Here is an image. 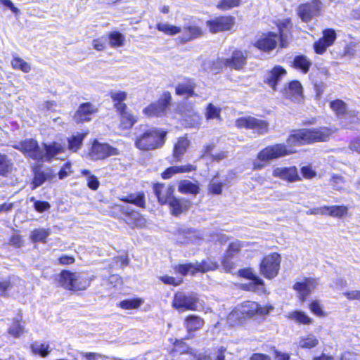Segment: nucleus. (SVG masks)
Returning <instances> with one entry per match:
<instances>
[{"mask_svg":"<svg viewBox=\"0 0 360 360\" xmlns=\"http://www.w3.org/2000/svg\"><path fill=\"white\" fill-rule=\"evenodd\" d=\"M195 170V167L191 165L173 166L167 169L162 174L163 179H169L174 174L188 172Z\"/></svg>","mask_w":360,"mask_h":360,"instance_id":"34","label":"nucleus"},{"mask_svg":"<svg viewBox=\"0 0 360 360\" xmlns=\"http://www.w3.org/2000/svg\"><path fill=\"white\" fill-rule=\"evenodd\" d=\"M330 106L335 113L339 117L345 115L347 110L346 103L340 99L331 101Z\"/></svg>","mask_w":360,"mask_h":360,"instance_id":"51","label":"nucleus"},{"mask_svg":"<svg viewBox=\"0 0 360 360\" xmlns=\"http://www.w3.org/2000/svg\"><path fill=\"white\" fill-rule=\"evenodd\" d=\"M198 301V295L195 292H178L174 295L172 306L179 312L187 310L195 311Z\"/></svg>","mask_w":360,"mask_h":360,"instance_id":"4","label":"nucleus"},{"mask_svg":"<svg viewBox=\"0 0 360 360\" xmlns=\"http://www.w3.org/2000/svg\"><path fill=\"white\" fill-rule=\"evenodd\" d=\"M202 233L197 230L188 229L180 235L178 240L181 243H199L202 239Z\"/></svg>","mask_w":360,"mask_h":360,"instance_id":"28","label":"nucleus"},{"mask_svg":"<svg viewBox=\"0 0 360 360\" xmlns=\"http://www.w3.org/2000/svg\"><path fill=\"white\" fill-rule=\"evenodd\" d=\"M86 133H77L68 139V149L72 152H77L82 144Z\"/></svg>","mask_w":360,"mask_h":360,"instance_id":"37","label":"nucleus"},{"mask_svg":"<svg viewBox=\"0 0 360 360\" xmlns=\"http://www.w3.org/2000/svg\"><path fill=\"white\" fill-rule=\"evenodd\" d=\"M169 205L172 214L174 216H179L190 208L191 202L184 198L177 199L174 197V198L169 201Z\"/></svg>","mask_w":360,"mask_h":360,"instance_id":"25","label":"nucleus"},{"mask_svg":"<svg viewBox=\"0 0 360 360\" xmlns=\"http://www.w3.org/2000/svg\"><path fill=\"white\" fill-rule=\"evenodd\" d=\"M167 108L166 102H160L152 103L143 110L144 114L148 116H161L164 114Z\"/></svg>","mask_w":360,"mask_h":360,"instance_id":"31","label":"nucleus"},{"mask_svg":"<svg viewBox=\"0 0 360 360\" xmlns=\"http://www.w3.org/2000/svg\"><path fill=\"white\" fill-rule=\"evenodd\" d=\"M272 175L275 178H278L290 183L301 180L297 169L295 166L288 167H274L273 169Z\"/></svg>","mask_w":360,"mask_h":360,"instance_id":"17","label":"nucleus"},{"mask_svg":"<svg viewBox=\"0 0 360 360\" xmlns=\"http://www.w3.org/2000/svg\"><path fill=\"white\" fill-rule=\"evenodd\" d=\"M119 154L120 152L117 148L108 143H100L95 140L89 153V156L93 160H99Z\"/></svg>","mask_w":360,"mask_h":360,"instance_id":"9","label":"nucleus"},{"mask_svg":"<svg viewBox=\"0 0 360 360\" xmlns=\"http://www.w3.org/2000/svg\"><path fill=\"white\" fill-rule=\"evenodd\" d=\"M331 134L332 131L327 127L298 129L288 137L287 143L291 146L326 141Z\"/></svg>","mask_w":360,"mask_h":360,"instance_id":"1","label":"nucleus"},{"mask_svg":"<svg viewBox=\"0 0 360 360\" xmlns=\"http://www.w3.org/2000/svg\"><path fill=\"white\" fill-rule=\"evenodd\" d=\"M241 0H221L217 7L222 11L237 7L240 5Z\"/></svg>","mask_w":360,"mask_h":360,"instance_id":"57","label":"nucleus"},{"mask_svg":"<svg viewBox=\"0 0 360 360\" xmlns=\"http://www.w3.org/2000/svg\"><path fill=\"white\" fill-rule=\"evenodd\" d=\"M32 352L44 357L49 353V345L45 343L34 342L31 346Z\"/></svg>","mask_w":360,"mask_h":360,"instance_id":"56","label":"nucleus"},{"mask_svg":"<svg viewBox=\"0 0 360 360\" xmlns=\"http://www.w3.org/2000/svg\"><path fill=\"white\" fill-rule=\"evenodd\" d=\"M8 333L14 337H19L23 333V326L19 321H15L9 328Z\"/></svg>","mask_w":360,"mask_h":360,"instance_id":"60","label":"nucleus"},{"mask_svg":"<svg viewBox=\"0 0 360 360\" xmlns=\"http://www.w3.org/2000/svg\"><path fill=\"white\" fill-rule=\"evenodd\" d=\"M184 36L183 40L188 41L201 37L203 34L202 30L196 25H189L184 29Z\"/></svg>","mask_w":360,"mask_h":360,"instance_id":"36","label":"nucleus"},{"mask_svg":"<svg viewBox=\"0 0 360 360\" xmlns=\"http://www.w3.org/2000/svg\"><path fill=\"white\" fill-rule=\"evenodd\" d=\"M153 191L160 204H169V201L174 198V188L173 186L155 184L153 186Z\"/></svg>","mask_w":360,"mask_h":360,"instance_id":"19","label":"nucleus"},{"mask_svg":"<svg viewBox=\"0 0 360 360\" xmlns=\"http://www.w3.org/2000/svg\"><path fill=\"white\" fill-rule=\"evenodd\" d=\"M236 125L238 128L255 130L258 134H264L268 131L269 124L263 120L252 116L243 117L236 120Z\"/></svg>","mask_w":360,"mask_h":360,"instance_id":"10","label":"nucleus"},{"mask_svg":"<svg viewBox=\"0 0 360 360\" xmlns=\"http://www.w3.org/2000/svg\"><path fill=\"white\" fill-rule=\"evenodd\" d=\"M283 95L294 102H300L303 98L302 86L299 81H292L282 89Z\"/></svg>","mask_w":360,"mask_h":360,"instance_id":"18","label":"nucleus"},{"mask_svg":"<svg viewBox=\"0 0 360 360\" xmlns=\"http://www.w3.org/2000/svg\"><path fill=\"white\" fill-rule=\"evenodd\" d=\"M204 325V321L200 316L190 315L185 319V326L188 332L200 329Z\"/></svg>","mask_w":360,"mask_h":360,"instance_id":"32","label":"nucleus"},{"mask_svg":"<svg viewBox=\"0 0 360 360\" xmlns=\"http://www.w3.org/2000/svg\"><path fill=\"white\" fill-rule=\"evenodd\" d=\"M108 38L112 47H119L124 45V37L118 32H110L108 35Z\"/></svg>","mask_w":360,"mask_h":360,"instance_id":"52","label":"nucleus"},{"mask_svg":"<svg viewBox=\"0 0 360 360\" xmlns=\"http://www.w3.org/2000/svg\"><path fill=\"white\" fill-rule=\"evenodd\" d=\"M321 9V3L319 1H313L311 3L300 5L297 13L303 22H307L314 16L319 15Z\"/></svg>","mask_w":360,"mask_h":360,"instance_id":"15","label":"nucleus"},{"mask_svg":"<svg viewBox=\"0 0 360 360\" xmlns=\"http://www.w3.org/2000/svg\"><path fill=\"white\" fill-rule=\"evenodd\" d=\"M217 268V264L210 259L195 263L181 264L175 267V271L181 275L195 274L197 272L205 273L209 271L215 270Z\"/></svg>","mask_w":360,"mask_h":360,"instance_id":"6","label":"nucleus"},{"mask_svg":"<svg viewBox=\"0 0 360 360\" xmlns=\"http://www.w3.org/2000/svg\"><path fill=\"white\" fill-rule=\"evenodd\" d=\"M157 29L168 35H175L181 32V29L180 27L172 25L168 23H158Z\"/></svg>","mask_w":360,"mask_h":360,"instance_id":"48","label":"nucleus"},{"mask_svg":"<svg viewBox=\"0 0 360 360\" xmlns=\"http://www.w3.org/2000/svg\"><path fill=\"white\" fill-rule=\"evenodd\" d=\"M280 263L281 257L278 253L269 255L262 259L260 264V271L265 278L271 279L278 274Z\"/></svg>","mask_w":360,"mask_h":360,"instance_id":"7","label":"nucleus"},{"mask_svg":"<svg viewBox=\"0 0 360 360\" xmlns=\"http://www.w3.org/2000/svg\"><path fill=\"white\" fill-rule=\"evenodd\" d=\"M110 95L114 103V107L117 110L127 108V105L123 103L127 97V94L125 91H111Z\"/></svg>","mask_w":360,"mask_h":360,"instance_id":"33","label":"nucleus"},{"mask_svg":"<svg viewBox=\"0 0 360 360\" xmlns=\"http://www.w3.org/2000/svg\"><path fill=\"white\" fill-rule=\"evenodd\" d=\"M278 41H280L278 34L268 32L259 35L253 45L259 50L269 53L277 47Z\"/></svg>","mask_w":360,"mask_h":360,"instance_id":"11","label":"nucleus"},{"mask_svg":"<svg viewBox=\"0 0 360 360\" xmlns=\"http://www.w3.org/2000/svg\"><path fill=\"white\" fill-rule=\"evenodd\" d=\"M319 344V340L313 335L300 338L298 345L303 349H311Z\"/></svg>","mask_w":360,"mask_h":360,"instance_id":"44","label":"nucleus"},{"mask_svg":"<svg viewBox=\"0 0 360 360\" xmlns=\"http://www.w3.org/2000/svg\"><path fill=\"white\" fill-rule=\"evenodd\" d=\"M124 201L133 203L139 207H143L145 205L143 194H138L137 195H130Z\"/></svg>","mask_w":360,"mask_h":360,"instance_id":"59","label":"nucleus"},{"mask_svg":"<svg viewBox=\"0 0 360 360\" xmlns=\"http://www.w3.org/2000/svg\"><path fill=\"white\" fill-rule=\"evenodd\" d=\"M301 173L305 179H312L316 175V172L310 166H304L301 168Z\"/></svg>","mask_w":360,"mask_h":360,"instance_id":"64","label":"nucleus"},{"mask_svg":"<svg viewBox=\"0 0 360 360\" xmlns=\"http://www.w3.org/2000/svg\"><path fill=\"white\" fill-rule=\"evenodd\" d=\"M97 112V108L90 103L80 105L75 114L74 119L77 122L90 120V116Z\"/></svg>","mask_w":360,"mask_h":360,"instance_id":"23","label":"nucleus"},{"mask_svg":"<svg viewBox=\"0 0 360 360\" xmlns=\"http://www.w3.org/2000/svg\"><path fill=\"white\" fill-rule=\"evenodd\" d=\"M124 221L131 229H143L147 226L146 219L139 212L133 210L131 207L124 208Z\"/></svg>","mask_w":360,"mask_h":360,"instance_id":"14","label":"nucleus"},{"mask_svg":"<svg viewBox=\"0 0 360 360\" xmlns=\"http://www.w3.org/2000/svg\"><path fill=\"white\" fill-rule=\"evenodd\" d=\"M246 54L243 51H235L231 58L224 60V64L226 67L240 70L246 63Z\"/></svg>","mask_w":360,"mask_h":360,"instance_id":"22","label":"nucleus"},{"mask_svg":"<svg viewBox=\"0 0 360 360\" xmlns=\"http://www.w3.org/2000/svg\"><path fill=\"white\" fill-rule=\"evenodd\" d=\"M94 278V276L89 277L85 273L64 270L58 275V281L65 289L78 291L86 290Z\"/></svg>","mask_w":360,"mask_h":360,"instance_id":"2","label":"nucleus"},{"mask_svg":"<svg viewBox=\"0 0 360 360\" xmlns=\"http://www.w3.org/2000/svg\"><path fill=\"white\" fill-rule=\"evenodd\" d=\"M202 117L200 114L193 112L184 120L185 125L188 127L198 128L201 124Z\"/></svg>","mask_w":360,"mask_h":360,"instance_id":"53","label":"nucleus"},{"mask_svg":"<svg viewBox=\"0 0 360 360\" xmlns=\"http://www.w3.org/2000/svg\"><path fill=\"white\" fill-rule=\"evenodd\" d=\"M244 319L243 315L240 314V311H239L238 309L236 307L229 314L227 321L231 326H233L240 323L241 320Z\"/></svg>","mask_w":360,"mask_h":360,"instance_id":"55","label":"nucleus"},{"mask_svg":"<svg viewBox=\"0 0 360 360\" xmlns=\"http://www.w3.org/2000/svg\"><path fill=\"white\" fill-rule=\"evenodd\" d=\"M325 212L327 214L335 217H342L347 214V207L341 206H325Z\"/></svg>","mask_w":360,"mask_h":360,"instance_id":"45","label":"nucleus"},{"mask_svg":"<svg viewBox=\"0 0 360 360\" xmlns=\"http://www.w3.org/2000/svg\"><path fill=\"white\" fill-rule=\"evenodd\" d=\"M235 23V18L232 16H220L206 22L210 32L217 33L229 30Z\"/></svg>","mask_w":360,"mask_h":360,"instance_id":"13","label":"nucleus"},{"mask_svg":"<svg viewBox=\"0 0 360 360\" xmlns=\"http://www.w3.org/2000/svg\"><path fill=\"white\" fill-rule=\"evenodd\" d=\"M278 28V38L280 39V46L285 47L287 46L288 34L290 33L292 28V23L290 19L286 18L278 20L277 22Z\"/></svg>","mask_w":360,"mask_h":360,"instance_id":"24","label":"nucleus"},{"mask_svg":"<svg viewBox=\"0 0 360 360\" xmlns=\"http://www.w3.org/2000/svg\"><path fill=\"white\" fill-rule=\"evenodd\" d=\"M174 351L179 354L187 353L189 350L188 346L183 340H176L174 342Z\"/></svg>","mask_w":360,"mask_h":360,"instance_id":"62","label":"nucleus"},{"mask_svg":"<svg viewBox=\"0 0 360 360\" xmlns=\"http://www.w3.org/2000/svg\"><path fill=\"white\" fill-rule=\"evenodd\" d=\"M52 174L50 169L41 170L39 169H35L34 172V178L31 183L32 189L34 190L37 187L42 185L46 180H48Z\"/></svg>","mask_w":360,"mask_h":360,"instance_id":"29","label":"nucleus"},{"mask_svg":"<svg viewBox=\"0 0 360 360\" xmlns=\"http://www.w3.org/2000/svg\"><path fill=\"white\" fill-rule=\"evenodd\" d=\"M245 286L246 290L259 294L264 293L266 291L264 281L261 278L251 280L248 283L245 284Z\"/></svg>","mask_w":360,"mask_h":360,"instance_id":"42","label":"nucleus"},{"mask_svg":"<svg viewBox=\"0 0 360 360\" xmlns=\"http://www.w3.org/2000/svg\"><path fill=\"white\" fill-rule=\"evenodd\" d=\"M336 39V33L333 29H326L323 32V37L314 44V49L317 54H323L328 47L332 46Z\"/></svg>","mask_w":360,"mask_h":360,"instance_id":"16","label":"nucleus"},{"mask_svg":"<svg viewBox=\"0 0 360 360\" xmlns=\"http://www.w3.org/2000/svg\"><path fill=\"white\" fill-rule=\"evenodd\" d=\"M221 109L212 103H209L205 113V118L209 120L220 119Z\"/></svg>","mask_w":360,"mask_h":360,"instance_id":"54","label":"nucleus"},{"mask_svg":"<svg viewBox=\"0 0 360 360\" xmlns=\"http://www.w3.org/2000/svg\"><path fill=\"white\" fill-rule=\"evenodd\" d=\"M44 157L41 161H51L56 155L64 151V147L62 144L53 142L51 144H44Z\"/></svg>","mask_w":360,"mask_h":360,"instance_id":"26","label":"nucleus"},{"mask_svg":"<svg viewBox=\"0 0 360 360\" xmlns=\"http://www.w3.org/2000/svg\"><path fill=\"white\" fill-rule=\"evenodd\" d=\"M82 175L86 177L87 186L92 190H97L99 187L100 183L97 177L91 174L88 169H82L81 171Z\"/></svg>","mask_w":360,"mask_h":360,"instance_id":"50","label":"nucleus"},{"mask_svg":"<svg viewBox=\"0 0 360 360\" xmlns=\"http://www.w3.org/2000/svg\"><path fill=\"white\" fill-rule=\"evenodd\" d=\"M240 314L245 318L253 316L255 314L264 315L269 314L274 307L265 306L261 307L258 303L252 301H247L236 307Z\"/></svg>","mask_w":360,"mask_h":360,"instance_id":"12","label":"nucleus"},{"mask_svg":"<svg viewBox=\"0 0 360 360\" xmlns=\"http://www.w3.org/2000/svg\"><path fill=\"white\" fill-rule=\"evenodd\" d=\"M13 147L22 152L25 156L34 160L41 161L44 155V149L33 139H26L14 144Z\"/></svg>","mask_w":360,"mask_h":360,"instance_id":"5","label":"nucleus"},{"mask_svg":"<svg viewBox=\"0 0 360 360\" xmlns=\"http://www.w3.org/2000/svg\"><path fill=\"white\" fill-rule=\"evenodd\" d=\"M166 132L160 129L152 128L137 136L135 146L141 150H155L165 143Z\"/></svg>","mask_w":360,"mask_h":360,"instance_id":"3","label":"nucleus"},{"mask_svg":"<svg viewBox=\"0 0 360 360\" xmlns=\"http://www.w3.org/2000/svg\"><path fill=\"white\" fill-rule=\"evenodd\" d=\"M189 145V141L185 137L179 139L177 143L174 146V156L179 160L186 152Z\"/></svg>","mask_w":360,"mask_h":360,"instance_id":"40","label":"nucleus"},{"mask_svg":"<svg viewBox=\"0 0 360 360\" xmlns=\"http://www.w3.org/2000/svg\"><path fill=\"white\" fill-rule=\"evenodd\" d=\"M311 63L304 56H297L294 58L293 65L296 69L300 70L303 73H307Z\"/></svg>","mask_w":360,"mask_h":360,"instance_id":"43","label":"nucleus"},{"mask_svg":"<svg viewBox=\"0 0 360 360\" xmlns=\"http://www.w3.org/2000/svg\"><path fill=\"white\" fill-rule=\"evenodd\" d=\"M288 319L292 320L301 324H310L312 319L304 312L301 311H294L287 316Z\"/></svg>","mask_w":360,"mask_h":360,"instance_id":"39","label":"nucleus"},{"mask_svg":"<svg viewBox=\"0 0 360 360\" xmlns=\"http://www.w3.org/2000/svg\"><path fill=\"white\" fill-rule=\"evenodd\" d=\"M330 183L333 188L337 191H345L346 186L345 179L339 174H333L331 176Z\"/></svg>","mask_w":360,"mask_h":360,"instance_id":"49","label":"nucleus"},{"mask_svg":"<svg viewBox=\"0 0 360 360\" xmlns=\"http://www.w3.org/2000/svg\"><path fill=\"white\" fill-rule=\"evenodd\" d=\"M11 65L13 69L20 70L25 73L31 70L30 65L20 57H13L11 60Z\"/></svg>","mask_w":360,"mask_h":360,"instance_id":"46","label":"nucleus"},{"mask_svg":"<svg viewBox=\"0 0 360 360\" xmlns=\"http://www.w3.org/2000/svg\"><path fill=\"white\" fill-rule=\"evenodd\" d=\"M30 200L34 202V208L38 212L41 213L51 207V205L48 202L37 200L34 197H31Z\"/></svg>","mask_w":360,"mask_h":360,"instance_id":"58","label":"nucleus"},{"mask_svg":"<svg viewBox=\"0 0 360 360\" xmlns=\"http://www.w3.org/2000/svg\"><path fill=\"white\" fill-rule=\"evenodd\" d=\"M13 164L7 155L0 153V175L6 176L11 172Z\"/></svg>","mask_w":360,"mask_h":360,"instance_id":"41","label":"nucleus"},{"mask_svg":"<svg viewBox=\"0 0 360 360\" xmlns=\"http://www.w3.org/2000/svg\"><path fill=\"white\" fill-rule=\"evenodd\" d=\"M318 282L316 280L307 278L303 281L295 283L293 288L298 292L301 302H304L307 297L316 288Z\"/></svg>","mask_w":360,"mask_h":360,"instance_id":"20","label":"nucleus"},{"mask_svg":"<svg viewBox=\"0 0 360 360\" xmlns=\"http://www.w3.org/2000/svg\"><path fill=\"white\" fill-rule=\"evenodd\" d=\"M143 300L140 298L124 300L119 303V307L124 309H135L140 307Z\"/></svg>","mask_w":360,"mask_h":360,"instance_id":"47","label":"nucleus"},{"mask_svg":"<svg viewBox=\"0 0 360 360\" xmlns=\"http://www.w3.org/2000/svg\"><path fill=\"white\" fill-rule=\"evenodd\" d=\"M195 87V84L193 79H186L177 84L176 94L179 96H192L194 95Z\"/></svg>","mask_w":360,"mask_h":360,"instance_id":"27","label":"nucleus"},{"mask_svg":"<svg viewBox=\"0 0 360 360\" xmlns=\"http://www.w3.org/2000/svg\"><path fill=\"white\" fill-rule=\"evenodd\" d=\"M309 309L312 313L319 316H325L321 305L317 301L312 302L309 305Z\"/></svg>","mask_w":360,"mask_h":360,"instance_id":"61","label":"nucleus"},{"mask_svg":"<svg viewBox=\"0 0 360 360\" xmlns=\"http://www.w3.org/2000/svg\"><path fill=\"white\" fill-rule=\"evenodd\" d=\"M50 229H36L31 232L30 238L34 243H46V238L50 235Z\"/></svg>","mask_w":360,"mask_h":360,"instance_id":"38","label":"nucleus"},{"mask_svg":"<svg viewBox=\"0 0 360 360\" xmlns=\"http://www.w3.org/2000/svg\"><path fill=\"white\" fill-rule=\"evenodd\" d=\"M285 75L286 70L283 67L277 65L266 72L264 82L274 91H276L277 84Z\"/></svg>","mask_w":360,"mask_h":360,"instance_id":"21","label":"nucleus"},{"mask_svg":"<svg viewBox=\"0 0 360 360\" xmlns=\"http://www.w3.org/2000/svg\"><path fill=\"white\" fill-rule=\"evenodd\" d=\"M292 153L293 151L288 149L285 144L277 143L267 146L262 150L257 155V159L260 161H269L284 157Z\"/></svg>","mask_w":360,"mask_h":360,"instance_id":"8","label":"nucleus"},{"mask_svg":"<svg viewBox=\"0 0 360 360\" xmlns=\"http://www.w3.org/2000/svg\"><path fill=\"white\" fill-rule=\"evenodd\" d=\"M179 191L185 194H197L199 193V186L197 184L189 180H182L178 186Z\"/></svg>","mask_w":360,"mask_h":360,"instance_id":"35","label":"nucleus"},{"mask_svg":"<svg viewBox=\"0 0 360 360\" xmlns=\"http://www.w3.org/2000/svg\"><path fill=\"white\" fill-rule=\"evenodd\" d=\"M117 111L120 115V126L122 129H130L137 122L136 117L127 110V108Z\"/></svg>","mask_w":360,"mask_h":360,"instance_id":"30","label":"nucleus"},{"mask_svg":"<svg viewBox=\"0 0 360 360\" xmlns=\"http://www.w3.org/2000/svg\"><path fill=\"white\" fill-rule=\"evenodd\" d=\"M209 191L213 194H220L222 191V184L212 179L209 185Z\"/></svg>","mask_w":360,"mask_h":360,"instance_id":"63","label":"nucleus"}]
</instances>
